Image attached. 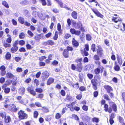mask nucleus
Wrapping results in <instances>:
<instances>
[{
  "mask_svg": "<svg viewBox=\"0 0 125 125\" xmlns=\"http://www.w3.org/2000/svg\"><path fill=\"white\" fill-rule=\"evenodd\" d=\"M48 45H52L54 44V42L52 40H49L47 41Z\"/></svg>",
  "mask_w": 125,
  "mask_h": 125,
  "instance_id": "obj_38",
  "label": "nucleus"
},
{
  "mask_svg": "<svg viewBox=\"0 0 125 125\" xmlns=\"http://www.w3.org/2000/svg\"><path fill=\"white\" fill-rule=\"evenodd\" d=\"M19 51L21 52H25L26 51L24 47H21L19 49Z\"/></svg>",
  "mask_w": 125,
  "mask_h": 125,
  "instance_id": "obj_55",
  "label": "nucleus"
},
{
  "mask_svg": "<svg viewBox=\"0 0 125 125\" xmlns=\"http://www.w3.org/2000/svg\"><path fill=\"white\" fill-rule=\"evenodd\" d=\"M2 4L6 8H9V5L6 1H3L2 2Z\"/></svg>",
  "mask_w": 125,
  "mask_h": 125,
  "instance_id": "obj_33",
  "label": "nucleus"
},
{
  "mask_svg": "<svg viewBox=\"0 0 125 125\" xmlns=\"http://www.w3.org/2000/svg\"><path fill=\"white\" fill-rule=\"evenodd\" d=\"M87 76L88 78L90 79H92L93 76V75L90 73H88L87 74Z\"/></svg>",
  "mask_w": 125,
  "mask_h": 125,
  "instance_id": "obj_48",
  "label": "nucleus"
},
{
  "mask_svg": "<svg viewBox=\"0 0 125 125\" xmlns=\"http://www.w3.org/2000/svg\"><path fill=\"white\" fill-rule=\"evenodd\" d=\"M11 22L13 24L14 26L17 25V22L14 19H12L11 20Z\"/></svg>",
  "mask_w": 125,
  "mask_h": 125,
  "instance_id": "obj_57",
  "label": "nucleus"
},
{
  "mask_svg": "<svg viewBox=\"0 0 125 125\" xmlns=\"http://www.w3.org/2000/svg\"><path fill=\"white\" fill-rule=\"evenodd\" d=\"M103 96L104 98L107 101H110V99L109 98V96L107 94H104Z\"/></svg>",
  "mask_w": 125,
  "mask_h": 125,
  "instance_id": "obj_46",
  "label": "nucleus"
},
{
  "mask_svg": "<svg viewBox=\"0 0 125 125\" xmlns=\"http://www.w3.org/2000/svg\"><path fill=\"white\" fill-rule=\"evenodd\" d=\"M98 49L97 50V53L100 57L103 56V50L101 46L100 45H97Z\"/></svg>",
  "mask_w": 125,
  "mask_h": 125,
  "instance_id": "obj_5",
  "label": "nucleus"
},
{
  "mask_svg": "<svg viewBox=\"0 0 125 125\" xmlns=\"http://www.w3.org/2000/svg\"><path fill=\"white\" fill-rule=\"evenodd\" d=\"M25 36V35L23 32L20 33L19 35V38L20 39H23Z\"/></svg>",
  "mask_w": 125,
  "mask_h": 125,
  "instance_id": "obj_36",
  "label": "nucleus"
},
{
  "mask_svg": "<svg viewBox=\"0 0 125 125\" xmlns=\"http://www.w3.org/2000/svg\"><path fill=\"white\" fill-rule=\"evenodd\" d=\"M18 49V47L13 46L10 49L11 52L12 53H14L17 51Z\"/></svg>",
  "mask_w": 125,
  "mask_h": 125,
  "instance_id": "obj_24",
  "label": "nucleus"
},
{
  "mask_svg": "<svg viewBox=\"0 0 125 125\" xmlns=\"http://www.w3.org/2000/svg\"><path fill=\"white\" fill-rule=\"evenodd\" d=\"M12 83V81L10 80H7L6 81L5 83H4L3 84H5L6 86L7 85H9L11 84Z\"/></svg>",
  "mask_w": 125,
  "mask_h": 125,
  "instance_id": "obj_40",
  "label": "nucleus"
},
{
  "mask_svg": "<svg viewBox=\"0 0 125 125\" xmlns=\"http://www.w3.org/2000/svg\"><path fill=\"white\" fill-rule=\"evenodd\" d=\"M86 39L88 41H90L91 40V36L89 34H87L86 36Z\"/></svg>",
  "mask_w": 125,
  "mask_h": 125,
  "instance_id": "obj_34",
  "label": "nucleus"
},
{
  "mask_svg": "<svg viewBox=\"0 0 125 125\" xmlns=\"http://www.w3.org/2000/svg\"><path fill=\"white\" fill-rule=\"evenodd\" d=\"M21 59V58L19 57H16L14 58V60L17 62H18Z\"/></svg>",
  "mask_w": 125,
  "mask_h": 125,
  "instance_id": "obj_62",
  "label": "nucleus"
},
{
  "mask_svg": "<svg viewBox=\"0 0 125 125\" xmlns=\"http://www.w3.org/2000/svg\"><path fill=\"white\" fill-rule=\"evenodd\" d=\"M27 33L30 36V37H32L33 36V33L30 30H28Z\"/></svg>",
  "mask_w": 125,
  "mask_h": 125,
  "instance_id": "obj_41",
  "label": "nucleus"
},
{
  "mask_svg": "<svg viewBox=\"0 0 125 125\" xmlns=\"http://www.w3.org/2000/svg\"><path fill=\"white\" fill-rule=\"evenodd\" d=\"M82 60V58H79L75 60V62L77 63V71L81 72L82 68V63L81 62Z\"/></svg>",
  "mask_w": 125,
  "mask_h": 125,
  "instance_id": "obj_3",
  "label": "nucleus"
},
{
  "mask_svg": "<svg viewBox=\"0 0 125 125\" xmlns=\"http://www.w3.org/2000/svg\"><path fill=\"white\" fill-rule=\"evenodd\" d=\"M99 92L98 91H95L93 93L94 97H96L98 95Z\"/></svg>",
  "mask_w": 125,
  "mask_h": 125,
  "instance_id": "obj_53",
  "label": "nucleus"
},
{
  "mask_svg": "<svg viewBox=\"0 0 125 125\" xmlns=\"http://www.w3.org/2000/svg\"><path fill=\"white\" fill-rule=\"evenodd\" d=\"M94 65L92 64H89L85 66V69L86 71H89L94 67Z\"/></svg>",
  "mask_w": 125,
  "mask_h": 125,
  "instance_id": "obj_18",
  "label": "nucleus"
},
{
  "mask_svg": "<svg viewBox=\"0 0 125 125\" xmlns=\"http://www.w3.org/2000/svg\"><path fill=\"white\" fill-rule=\"evenodd\" d=\"M82 26V25L81 22H79L77 23L75 26L74 28L76 29H78Z\"/></svg>",
  "mask_w": 125,
  "mask_h": 125,
  "instance_id": "obj_32",
  "label": "nucleus"
},
{
  "mask_svg": "<svg viewBox=\"0 0 125 125\" xmlns=\"http://www.w3.org/2000/svg\"><path fill=\"white\" fill-rule=\"evenodd\" d=\"M12 41L11 38V37H9L7 39L6 41L7 42L9 43H11Z\"/></svg>",
  "mask_w": 125,
  "mask_h": 125,
  "instance_id": "obj_54",
  "label": "nucleus"
},
{
  "mask_svg": "<svg viewBox=\"0 0 125 125\" xmlns=\"http://www.w3.org/2000/svg\"><path fill=\"white\" fill-rule=\"evenodd\" d=\"M25 91V89L24 87L21 88L18 90V92L19 93L21 94L22 95L24 94Z\"/></svg>",
  "mask_w": 125,
  "mask_h": 125,
  "instance_id": "obj_22",
  "label": "nucleus"
},
{
  "mask_svg": "<svg viewBox=\"0 0 125 125\" xmlns=\"http://www.w3.org/2000/svg\"><path fill=\"white\" fill-rule=\"evenodd\" d=\"M101 80L94 77V78L91 80V83L93 87V88L95 90L97 89V86L98 84H100Z\"/></svg>",
  "mask_w": 125,
  "mask_h": 125,
  "instance_id": "obj_2",
  "label": "nucleus"
},
{
  "mask_svg": "<svg viewBox=\"0 0 125 125\" xmlns=\"http://www.w3.org/2000/svg\"><path fill=\"white\" fill-rule=\"evenodd\" d=\"M71 69L73 70H76L77 71V66H76L74 64H72L71 66Z\"/></svg>",
  "mask_w": 125,
  "mask_h": 125,
  "instance_id": "obj_37",
  "label": "nucleus"
},
{
  "mask_svg": "<svg viewBox=\"0 0 125 125\" xmlns=\"http://www.w3.org/2000/svg\"><path fill=\"white\" fill-rule=\"evenodd\" d=\"M73 49L72 47L70 46H67V49H66L68 51V52L69 51H72L73 50Z\"/></svg>",
  "mask_w": 125,
  "mask_h": 125,
  "instance_id": "obj_56",
  "label": "nucleus"
},
{
  "mask_svg": "<svg viewBox=\"0 0 125 125\" xmlns=\"http://www.w3.org/2000/svg\"><path fill=\"white\" fill-rule=\"evenodd\" d=\"M66 99L69 101H72L73 100V98L72 96H70L69 95L67 94L66 95Z\"/></svg>",
  "mask_w": 125,
  "mask_h": 125,
  "instance_id": "obj_26",
  "label": "nucleus"
},
{
  "mask_svg": "<svg viewBox=\"0 0 125 125\" xmlns=\"http://www.w3.org/2000/svg\"><path fill=\"white\" fill-rule=\"evenodd\" d=\"M112 20L115 23H117L118 21H122L121 19L118 16L116 17H113L112 18Z\"/></svg>",
  "mask_w": 125,
  "mask_h": 125,
  "instance_id": "obj_16",
  "label": "nucleus"
},
{
  "mask_svg": "<svg viewBox=\"0 0 125 125\" xmlns=\"http://www.w3.org/2000/svg\"><path fill=\"white\" fill-rule=\"evenodd\" d=\"M85 48H84L83 50L88 51H89V45L88 44H86L85 45Z\"/></svg>",
  "mask_w": 125,
  "mask_h": 125,
  "instance_id": "obj_43",
  "label": "nucleus"
},
{
  "mask_svg": "<svg viewBox=\"0 0 125 125\" xmlns=\"http://www.w3.org/2000/svg\"><path fill=\"white\" fill-rule=\"evenodd\" d=\"M57 2L58 4L62 8L63 7V4L61 0H54Z\"/></svg>",
  "mask_w": 125,
  "mask_h": 125,
  "instance_id": "obj_29",
  "label": "nucleus"
},
{
  "mask_svg": "<svg viewBox=\"0 0 125 125\" xmlns=\"http://www.w3.org/2000/svg\"><path fill=\"white\" fill-rule=\"evenodd\" d=\"M27 90L33 96H35L36 94L35 92L32 89H31V88H27Z\"/></svg>",
  "mask_w": 125,
  "mask_h": 125,
  "instance_id": "obj_21",
  "label": "nucleus"
},
{
  "mask_svg": "<svg viewBox=\"0 0 125 125\" xmlns=\"http://www.w3.org/2000/svg\"><path fill=\"white\" fill-rule=\"evenodd\" d=\"M69 54L68 51L66 49H64L63 52V55L64 57L66 58H67L69 57Z\"/></svg>",
  "mask_w": 125,
  "mask_h": 125,
  "instance_id": "obj_14",
  "label": "nucleus"
},
{
  "mask_svg": "<svg viewBox=\"0 0 125 125\" xmlns=\"http://www.w3.org/2000/svg\"><path fill=\"white\" fill-rule=\"evenodd\" d=\"M77 12L75 11H73L71 13L72 17L74 19H77Z\"/></svg>",
  "mask_w": 125,
  "mask_h": 125,
  "instance_id": "obj_23",
  "label": "nucleus"
},
{
  "mask_svg": "<svg viewBox=\"0 0 125 125\" xmlns=\"http://www.w3.org/2000/svg\"><path fill=\"white\" fill-rule=\"evenodd\" d=\"M75 103L74 102H72L71 103L67 104V107L70 108V109H80V108L78 106H75L74 105Z\"/></svg>",
  "mask_w": 125,
  "mask_h": 125,
  "instance_id": "obj_6",
  "label": "nucleus"
},
{
  "mask_svg": "<svg viewBox=\"0 0 125 125\" xmlns=\"http://www.w3.org/2000/svg\"><path fill=\"white\" fill-rule=\"evenodd\" d=\"M91 49L93 52H96L95 45L94 44H93L91 46Z\"/></svg>",
  "mask_w": 125,
  "mask_h": 125,
  "instance_id": "obj_35",
  "label": "nucleus"
},
{
  "mask_svg": "<svg viewBox=\"0 0 125 125\" xmlns=\"http://www.w3.org/2000/svg\"><path fill=\"white\" fill-rule=\"evenodd\" d=\"M79 81L82 82L83 78V74L82 73H79Z\"/></svg>",
  "mask_w": 125,
  "mask_h": 125,
  "instance_id": "obj_30",
  "label": "nucleus"
},
{
  "mask_svg": "<svg viewBox=\"0 0 125 125\" xmlns=\"http://www.w3.org/2000/svg\"><path fill=\"white\" fill-rule=\"evenodd\" d=\"M38 15L39 18L42 20H44L46 18V15L44 13L43 14L42 13H38Z\"/></svg>",
  "mask_w": 125,
  "mask_h": 125,
  "instance_id": "obj_15",
  "label": "nucleus"
},
{
  "mask_svg": "<svg viewBox=\"0 0 125 125\" xmlns=\"http://www.w3.org/2000/svg\"><path fill=\"white\" fill-rule=\"evenodd\" d=\"M28 2L27 0H25L21 2H20V4L23 5H25L27 4L28 3Z\"/></svg>",
  "mask_w": 125,
  "mask_h": 125,
  "instance_id": "obj_51",
  "label": "nucleus"
},
{
  "mask_svg": "<svg viewBox=\"0 0 125 125\" xmlns=\"http://www.w3.org/2000/svg\"><path fill=\"white\" fill-rule=\"evenodd\" d=\"M42 80L43 81H45L49 76V73L47 71H45L42 74Z\"/></svg>",
  "mask_w": 125,
  "mask_h": 125,
  "instance_id": "obj_8",
  "label": "nucleus"
},
{
  "mask_svg": "<svg viewBox=\"0 0 125 125\" xmlns=\"http://www.w3.org/2000/svg\"><path fill=\"white\" fill-rule=\"evenodd\" d=\"M46 58V57L45 56H43L40 57L39 58V60L40 61H42L44 59H45Z\"/></svg>",
  "mask_w": 125,
  "mask_h": 125,
  "instance_id": "obj_58",
  "label": "nucleus"
},
{
  "mask_svg": "<svg viewBox=\"0 0 125 125\" xmlns=\"http://www.w3.org/2000/svg\"><path fill=\"white\" fill-rule=\"evenodd\" d=\"M19 44L21 46H23L24 45L25 43V41L23 40H21L19 41Z\"/></svg>",
  "mask_w": 125,
  "mask_h": 125,
  "instance_id": "obj_45",
  "label": "nucleus"
},
{
  "mask_svg": "<svg viewBox=\"0 0 125 125\" xmlns=\"http://www.w3.org/2000/svg\"><path fill=\"white\" fill-rule=\"evenodd\" d=\"M5 78L3 77H1L0 78V83H3L5 81Z\"/></svg>",
  "mask_w": 125,
  "mask_h": 125,
  "instance_id": "obj_63",
  "label": "nucleus"
},
{
  "mask_svg": "<svg viewBox=\"0 0 125 125\" xmlns=\"http://www.w3.org/2000/svg\"><path fill=\"white\" fill-rule=\"evenodd\" d=\"M104 88L106 89L108 93H110L113 91V89L110 86L108 85L104 86Z\"/></svg>",
  "mask_w": 125,
  "mask_h": 125,
  "instance_id": "obj_13",
  "label": "nucleus"
},
{
  "mask_svg": "<svg viewBox=\"0 0 125 125\" xmlns=\"http://www.w3.org/2000/svg\"><path fill=\"white\" fill-rule=\"evenodd\" d=\"M99 56L98 54H95L94 56V59L96 61H99L100 60Z\"/></svg>",
  "mask_w": 125,
  "mask_h": 125,
  "instance_id": "obj_44",
  "label": "nucleus"
},
{
  "mask_svg": "<svg viewBox=\"0 0 125 125\" xmlns=\"http://www.w3.org/2000/svg\"><path fill=\"white\" fill-rule=\"evenodd\" d=\"M24 15L26 17H30V14L29 13V11L26 10H24Z\"/></svg>",
  "mask_w": 125,
  "mask_h": 125,
  "instance_id": "obj_27",
  "label": "nucleus"
},
{
  "mask_svg": "<svg viewBox=\"0 0 125 125\" xmlns=\"http://www.w3.org/2000/svg\"><path fill=\"white\" fill-rule=\"evenodd\" d=\"M11 55L9 52H7L5 56V59L7 60H10L11 59Z\"/></svg>",
  "mask_w": 125,
  "mask_h": 125,
  "instance_id": "obj_28",
  "label": "nucleus"
},
{
  "mask_svg": "<svg viewBox=\"0 0 125 125\" xmlns=\"http://www.w3.org/2000/svg\"><path fill=\"white\" fill-rule=\"evenodd\" d=\"M72 43L73 46L75 47H77L79 45V42L74 38L73 39Z\"/></svg>",
  "mask_w": 125,
  "mask_h": 125,
  "instance_id": "obj_17",
  "label": "nucleus"
},
{
  "mask_svg": "<svg viewBox=\"0 0 125 125\" xmlns=\"http://www.w3.org/2000/svg\"><path fill=\"white\" fill-rule=\"evenodd\" d=\"M18 20L19 23L21 24H23L24 23L25 20L22 17H19Z\"/></svg>",
  "mask_w": 125,
  "mask_h": 125,
  "instance_id": "obj_25",
  "label": "nucleus"
},
{
  "mask_svg": "<svg viewBox=\"0 0 125 125\" xmlns=\"http://www.w3.org/2000/svg\"><path fill=\"white\" fill-rule=\"evenodd\" d=\"M81 53L83 56H86L89 55V53L87 51L85 50L83 51V50H81Z\"/></svg>",
  "mask_w": 125,
  "mask_h": 125,
  "instance_id": "obj_31",
  "label": "nucleus"
},
{
  "mask_svg": "<svg viewBox=\"0 0 125 125\" xmlns=\"http://www.w3.org/2000/svg\"><path fill=\"white\" fill-rule=\"evenodd\" d=\"M79 90L82 91H85L86 90V87L83 86H81L79 88Z\"/></svg>",
  "mask_w": 125,
  "mask_h": 125,
  "instance_id": "obj_47",
  "label": "nucleus"
},
{
  "mask_svg": "<svg viewBox=\"0 0 125 125\" xmlns=\"http://www.w3.org/2000/svg\"><path fill=\"white\" fill-rule=\"evenodd\" d=\"M70 31L72 34H75L78 36H79L81 33L80 31L76 30L74 28H71L70 30Z\"/></svg>",
  "mask_w": 125,
  "mask_h": 125,
  "instance_id": "obj_7",
  "label": "nucleus"
},
{
  "mask_svg": "<svg viewBox=\"0 0 125 125\" xmlns=\"http://www.w3.org/2000/svg\"><path fill=\"white\" fill-rule=\"evenodd\" d=\"M104 69V68L102 66H98L94 70V72L96 75L94 76V77L100 80L101 77L100 76L99 73H102L103 72V70Z\"/></svg>",
  "mask_w": 125,
  "mask_h": 125,
  "instance_id": "obj_1",
  "label": "nucleus"
},
{
  "mask_svg": "<svg viewBox=\"0 0 125 125\" xmlns=\"http://www.w3.org/2000/svg\"><path fill=\"white\" fill-rule=\"evenodd\" d=\"M91 9L97 16L101 18H103L104 17L103 15L101 14L96 8H91Z\"/></svg>",
  "mask_w": 125,
  "mask_h": 125,
  "instance_id": "obj_4",
  "label": "nucleus"
},
{
  "mask_svg": "<svg viewBox=\"0 0 125 125\" xmlns=\"http://www.w3.org/2000/svg\"><path fill=\"white\" fill-rule=\"evenodd\" d=\"M18 115L19 118L21 119L25 118L27 116V115L21 110L18 113Z\"/></svg>",
  "mask_w": 125,
  "mask_h": 125,
  "instance_id": "obj_9",
  "label": "nucleus"
},
{
  "mask_svg": "<svg viewBox=\"0 0 125 125\" xmlns=\"http://www.w3.org/2000/svg\"><path fill=\"white\" fill-rule=\"evenodd\" d=\"M7 77L9 79H14L15 76L14 75L10 72H8L6 74Z\"/></svg>",
  "mask_w": 125,
  "mask_h": 125,
  "instance_id": "obj_19",
  "label": "nucleus"
},
{
  "mask_svg": "<svg viewBox=\"0 0 125 125\" xmlns=\"http://www.w3.org/2000/svg\"><path fill=\"white\" fill-rule=\"evenodd\" d=\"M88 58L87 57H85L84 58L83 60V62H84V63H85L88 62Z\"/></svg>",
  "mask_w": 125,
  "mask_h": 125,
  "instance_id": "obj_60",
  "label": "nucleus"
},
{
  "mask_svg": "<svg viewBox=\"0 0 125 125\" xmlns=\"http://www.w3.org/2000/svg\"><path fill=\"white\" fill-rule=\"evenodd\" d=\"M3 45L6 48L7 47H9L11 46V45L10 43H4Z\"/></svg>",
  "mask_w": 125,
  "mask_h": 125,
  "instance_id": "obj_52",
  "label": "nucleus"
},
{
  "mask_svg": "<svg viewBox=\"0 0 125 125\" xmlns=\"http://www.w3.org/2000/svg\"><path fill=\"white\" fill-rule=\"evenodd\" d=\"M10 118L9 116H5V121L6 123L9 122L10 121Z\"/></svg>",
  "mask_w": 125,
  "mask_h": 125,
  "instance_id": "obj_42",
  "label": "nucleus"
},
{
  "mask_svg": "<svg viewBox=\"0 0 125 125\" xmlns=\"http://www.w3.org/2000/svg\"><path fill=\"white\" fill-rule=\"evenodd\" d=\"M42 34H37L36 36L34 37V39L37 42H39L40 39H41L42 37Z\"/></svg>",
  "mask_w": 125,
  "mask_h": 125,
  "instance_id": "obj_12",
  "label": "nucleus"
},
{
  "mask_svg": "<svg viewBox=\"0 0 125 125\" xmlns=\"http://www.w3.org/2000/svg\"><path fill=\"white\" fill-rule=\"evenodd\" d=\"M62 96H64L65 95L66 93L65 91L63 90H61L60 92Z\"/></svg>",
  "mask_w": 125,
  "mask_h": 125,
  "instance_id": "obj_49",
  "label": "nucleus"
},
{
  "mask_svg": "<svg viewBox=\"0 0 125 125\" xmlns=\"http://www.w3.org/2000/svg\"><path fill=\"white\" fill-rule=\"evenodd\" d=\"M109 103L110 106L112 108V109H117V106L115 103L112 101H111L109 102Z\"/></svg>",
  "mask_w": 125,
  "mask_h": 125,
  "instance_id": "obj_11",
  "label": "nucleus"
},
{
  "mask_svg": "<svg viewBox=\"0 0 125 125\" xmlns=\"http://www.w3.org/2000/svg\"><path fill=\"white\" fill-rule=\"evenodd\" d=\"M58 62L56 60H54L52 62V64L54 66H56L58 64Z\"/></svg>",
  "mask_w": 125,
  "mask_h": 125,
  "instance_id": "obj_61",
  "label": "nucleus"
},
{
  "mask_svg": "<svg viewBox=\"0 0 125 125\" xmlns=\"http://www.w3.org/2000/svg\"><path fill=\"white\" fill-rule=\"evenodd\" d=\"M82 95L81 94H79L77 95L76 96V98L79 100H80L82 98Z\"/></svg>",
  "mask_w": 125,
  "mask_h": 125,
  "instance_id": "obj_64",
  "label": "nucleus"
},
{
  "mask_svg": "<svg viewBox=\"0 0 125 125\" xmlns=\"http://www.w3.org/2000/svg\"><path fill=\"white\" fill-rule=\"evenodd\" d=\"M120 67L118 65H116L114 67L115 70L116 71H119L120 70Z\"/></svg>",
  "mask_w": 125,
  "mask_h": 125,
  "instance_id": "obj_39",
  "label": "nucleus"
},
{
  "mask_svg": "<svg viewBox=\"0 0 125 125\" xmlns=\"http://www.w3.org/2000/svg\"><path fill=\"white\" fill-rule=\"evenodd\" d=\"M6 86L5 84H3L2 86V89L4 90V92L5 94H7L9 93L10 91V89L8 87L6 88Z\"/></svg>",
  "mask_w": 125,
  "mask_h": 125,
  "instance_id": "obj_10",
  "label": "nucleus"
},
{
  "mask_svg": "<svg viewBox=\"0 0 125 125\" xmlns=\"http://www.w3.org/2000/svg\"><path fill=\"white\" fill-rule=\"evenodd\" d=\"M35 91L37 92L41 93L43 92V90L41 88H37L35 89Z\"/></svg>",
  "mask_w": 125,
  "mask_h": 125,
  "instance_id": "obj_50",
  "label": "nucleus"
},
{
  "mask_svg": "<svg viewBox=\"0 0 125 125\" xmlns=\"http://www.w3.org/2000/svg\"><path fill=\"white\" fill-rule=\"evenodd\" d=\"M54 82V79L52 78H50L48 79L47 82V84L48 85H50Z\"/></svg>",
  "mask_w": 125,
  "mask_h": 125,
  "instance_id": "obj_20",
  "label": "nucleus"
},
{
  "mask_svg": "<svg viewBox=\"0 0 125 125\" xmlns=\"http://www.w3.org/2000/svg\"><path fill=\"white\" fill-rule=\"evenodd\" d=\"M26 46L27 49L28 50L31 49L32 48L31 46L28 43L26 44Z\"/></svg>",
  "mask_w": 125,
  "mask_h": 125,
  "instance_id": "obj_59",
  "label": "nucleus"
}]
</instances>
